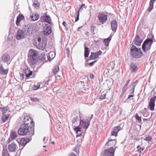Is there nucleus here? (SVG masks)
Wrapping results in <instances>:
<instances>
[{
	"mask_svg": "<svg viewBox=\"0 0 156 156\" xmlns=\"http://www.w3.org/2000/svg\"><path fill=\"white\" fill-rule=\"evenodd\" d=\"M38 56L37 51L34 50H30L29 52L27 59L30 65L35 64L37 61Z\"/></svg>",
	"mask_w": 156,
	"mask_h": 156,
	"instance_id": "2",
	"label": "nucleus"
},
{
	"mask_svg": "<svg viewBox=\"0 0 156 156\" xmlns=\"http://www.w3.org/2000/svg\"><path fill=\"white\" fill-rule=\"evenodd\" d=\"M153 43L152 39L150 38L146 39L143 42L142 49L144 52L149 51Z\"/></svg>",
	"mask_w": 156,
	"mask_h": 156,
	"instance_id": "4",
	"label": "nucleus"
},
{
	"mask_svg": "<svg viewBox=\"0 0 156 156\" xmlns=\"http://www.w3.org/2000/svg\"><path fill=\"white\" fill-rule=\"evenodd\" d=\"M156 99V94H154L153 97L150 99V101L149 102L148 108L151 111H153L154 110L155 106V102Z\"/></svg>",
	"mask_w": 156,
	"mask_h": 156,
	"instance_id": "7",
	"label": "nucleus"
},
{
	"mask_svg": "<svg viewBox=\"0 0 156 156\" xmlns=\"http://www.w3.org/2000/svg\"><path fill=\"white\" fill-rule=\"evenodd\" d=\"M98 20L102 24H104L107 20V16L103 13H99L98 15Z\"/></svg>",
	"mask_w": 156,
	"mask_h": 156,
	"instance_id": "11",
	"label": "nucleus"
},
{
	"mask_svg": "<svg viewBox=\"0 0 156 156\" xmlns=\"http://www.w3.org/2000/svg\"><path fill=\"white\" fill-rule=\"evenodd\" d=\"M122 129V128L119 125L115 127L112 131V135L113 136H115V137L117 136V133Z\"/></svg>",
	"mask_w": 156,
	"mask_h": 156,
	"instance_id": "16",
	"label": "nucleus"
},
{
	"mask_svg": "<svg viewBox=\"0 0 156 156\" xmlns=\"http://www.w3.org/2000/svg\"><path fill=\"white\" fill-rule=\"evenodd\" d=\"M94 76V75L93 74H91L90 75V77L91 79H93Z\"/></svg>",
	"mask_w": 156,
	"mask_h": 156,
	"instance_id": "58",
	"label": "nucleus"
},
{
	"mask_svg": "<svg viewBox=\"0 0 156 156\" xmlns=\"http://www.w3.org/2000/svg\"><path fill=\"white\" fill-rule=\"evenodd\" d=\"M134 96V94H132L131 95H129L128 96V98H127V100H128L130 98L133 97Z\"/></svg>",
	"mask_w": 156,
	"mask_h": 156,
	"instance_id": "53",
	"label": "nucleus"
},
{
	"mask_svg": "<svg viewBox=\"0 0 156 156\" xmlns=\"http://www.w3.org/2000/svg\"><path fill=\"white\" fill-rule=\"evenodd\" d=\"M31 101L34 102H36L38 101V99L36 98H30Z\"/></svg>",
	"mask_w": 156,
	"mask_h": 156,
	"instance_id": "48",
	"label": "nucleus"
},
{
	"mask_svg": "<svg viewBox=\"0 0 156 156\" xmlns=\"http://www.w3.org/2000/svg\"><path fill=\"white\" fill-rule=\"evenodd\" d=\"M93 116V115H91V116L90 118V120L89 121V122L90 121V120H91V119H92Z\"/></svg>",
	"mask_w": 156,
	"mask_h": 156,
	"instance_id": "64",
	"label": "nucleus"
},
{
	"mask_svg": "<svg viewBox=\"0 0 156 156\" xmlns=\"http://www.w3.org/2000/svg\"><path fill=\"white\" fill-rule=\"evenodd\" d=\"M80 146L79 145H77L74 149V151L76 152L77 154L79 153V149Z\"/></svg>",
	"mask_w": 156,
	"mask_h": 156,
	"instance_id": "42",
	"label": "nucleus"
},
{
	"mask_svg": "<svg viewBox=\"0 0 156 156\" xmlns=\"http://www.w3.org/2000/svg\"><path fill=\"white\" fill-rule=\"evenodd\" d=\"M89 53V51L88 48L86 47H85L84 55L85 58L88 57Z\"/></svg>",
	"mask_w": 156,
	"mask_h": 156,
	"instance_id": "34",
	"label": "nucleus"
},
{
	"mask_svg": "<svg viewBox=\"0 0 156 156\" xmlns=\"http://www.w3.org/2000/svg\"><path fill=\"white\" fill-rule=\"evenodd\" d=\"M138 82V81L137 80H136L134 82L131 86V88L135 89V86H136Z\"/></svg>",
	"mask_w": 156,
	"mask_h": 156,
	"instance_id": "45",
	"label": "nucleus"
},
{
	"mask_svg": "<svg viewBox=\"0 0 156 156\" xmlns=\"http://www.w3.org/2000/svg\"><path fill=\"white\" fill-rule=\"evenodd\" d=\"M27 36L25 33L21 30H19L17 32L16 38L17 40H20L24 38Z\"/></svg>",
	"mask_w": 156,
	"mask_h": 156,
	"instance_id": "12",
	"label": "nucleus"
},
{
	"mask_svg": "<svg viewBox=\"0 0 156 156\" xmlns=\"http://www.w3.org/2000/svg\"><path fill=\"white\" fill-rule=\"evenodd\" d=\"M97 62V60H95L94 62H92L89 64V65H90V66H92L96 62Z\"/></svg>",
	"mask_w": 156,
	"mask_h": 156,
	"instance_id": "51",
	"label": "nucleus"
},
{
	"mask_svg": "<svg viewBox=\"0 0 156 156\" xmlns=\"http://www.w3.org/2000/svg\"><path fill=\"white\" fill-rule=\"evenodd\" d=\"M82 27H83V26H81V27H78L77 29V31H80V29H81Z\"/></svg>",
	"mask_w": 156,
	"mask_h": 156,
	"instance_id": "63",
	"label": "nucleus"
},
{
	"mask_svg": "<svg viewBox=\"0 0 156 156\" xmlns=\"http://www.w3.org/2000/svg\"><path fill=\"white\" fill-rule=\"evenodd\" d=\"M8 149L10 152H15L18 149V147L16 145L13 143L9 145Z\"/></svg>",
	"mask_w": 156,
	"mask_h": 156,
	"instance_id": "15",
	"label": "nucleus"
},
{
	"mask_svg": "<svg viewBox=\"0 0 156 156\" xmlns=\"http://www.w3.org/2000/svg\"><path fill=\"white\" fill-rule=\"evenodd\" d=\"M156 0H151L149 3V7L148 9L149 12H151V11L153 9V4L154 2Z\"/></svg>",
	"mask_w": 156,
	"mask_h": 156,
	"instance_id": "32",
	"label": "nucleus"
},
{
	"mask_svg": "<svg viewBox=\"0 0 156 156\" xmlns=\"http://www.w3.org/2000/svg\"><path fill=\"white\" fill-rule=\"evenodd\" d=\"M9 154L8 152L6 151H5L3 150V152L2 153V156H9Z\"/></svg>",
	"mask_w": 156,
	"mask_h": 156,
	"instance_id": "46",
	"label": "nucleus"
},
{
	"mask_svg": "<svg viewBox=\"0 0 156 156\" xmlns=\"http://www.w3.org/2000/svg\"><path fill=\"white\" fill-rule=\"evenodd\" d=\"M137 151L139 152H141L142 151V150L141 149V147H140V148H139L138 150H137Z\"/></svg>",
	"mask_w": 156,
	"mask_h": 156,
	"instance_id": "62",
	"label": "nucleus"
},
{
	"mask_svg": "<svg viewBox=\"0 0 156 156\" xmlns=\"http://www.w3.org/2000/svg\"><path fill=\"white\" fill-rule=\"evenodd\" d=\"M47 12L45 13V16H42L41 18V20L44 22H46L49 24H50L51 26H54V23H52L51 20V18L49 16L47 15Z\"/></svg>",
	"mask_w": 156,
	"mask_h": 156,
	"instance_id": "8",
	"label": "nucleus"
},
{
	"mask_svg": "<svg viewBox=\"0 0 156 156\" xmlns=\"http://www.w3.org/2000/svg\"><path fill=\"white\" fill-rule=\"evenodd\" d=\"M130 79H129L127 81H126V84H125V86L127 87V86L128 85V84H129L130 81Z\"/></svg>",
	"mask_w": 156,
	"mask_h": 156,
	"instance_id": "54",
	"label": "nucleus"
},
{
	"mask_svg": "<svg viewBox=\"0 0 156 156\" xmlns=\"http://www.w3.org/2000/svg\"><path fill=\"white\" fill-rule=\"evenodd\" d=\"M25 141L27 142V144L30 141V139L29 138H25Z\"/></svg>",
	"mask_w": 156,
	"mask_h": 156,
	"instance_id": "60",
	"label": "nucleus"
},
{
	"mask_svg": "<svg viewBox=\"0 0 156 156\" xmlns=\"http://www.w3.org/2000/svg\"><path fill=\"white\" fill-rule=\"evenodd\" d=\"M130 55L133 58H139L143 55V53L140 48H137L133 45L130 48Z\"/></svg>",
	"mask_w": 156,
	"mask_h": 156,
	"instance_id": "3",
	"label": "nucleus"
},
{
	"mask_svg": "<svg viewBox=\"0 0 156 156\" xmlns=\"http://www.w3.org/2000/svg\"><path fill=\"white\" fill-rule=\"evenodd\" d=\"M23 73L26 76L25 80H27L28 79L30 76L32 75L33 72L32 71L30 70L29 69L27 68L23 70Z\"/></svg>",
	"mask_w": 156,
	"mask_h": 156,
	"instance_id": "18",
	"label": "nucleus"
},
{
	"mask_svg": "<svg viewBox=\"0 0 156 156\" xmlns=\"http://www.w3.org/2000/svg\"><path fill=\"white\" fill-rule=\"evenodd\" d=\"M51 26L47 24H45L44 26V30L43 33L45 35L48 36L52 32V30Z\"/></svg>",
	"mask_w": 156,
	"mask_h": 156,
	"instance_id": "9",
	"label": "nucleus"
},
{
	"mask_svg": "<svg viewBox=\"0 0 156 156\" xmlns=\"http://www.w3.org/2000/svg\"><path fill=\"white\" fill-rule=\"evenodd\" d=\"M8 69H4L2 64L0 63V74L2 75H5L8 73Z\"/></svg>",
	"mask_w": 156,
	"mask_h": 156,
	"instance_id": "23",
	"label": "nucleus"
},
{
	"mask_svg": "<svg viewBox=\"0 0 156 156\" xmlns=\"http://www.w3.org/2000/svg\"><path fill=\"white\" fill-rule=\"evenodd\" d=\"M9 114H2V122H5L9 119Z\"/></svg>",
	"mask_w": 156,
	"mask_h": 156,
	"instance_id": "30",
	"label": "nucleus"
},
{
	"mask_svg": "<svg viewBox=\"0 0 156 156\" xmlns=\"http://www.w3.org/2000/svg\"><path fill=\"white\" fill-rule=\"evenodd\" d=\"M20 76L21 77H22V79H24V76H25V74H24L23 73H20Z\"/></svg>",
	"mask_w": 156,
	"mask_h": 156,
	"instance_id": "56",
	"label": "nucleus"
},
{
	"mask_svg": "<svg viewBox=\"0 0 156 156\" xmlns=\"http://www.w3.org/2000/svg\"><path fill=\"white\" fill-rule=\"evenodd\" d=\"M62 24L64 27H66V24L65 22L64 21L62 23Z\"/></svg>",
	"mask_w": 156,
	"mask_h": 156,
	"instance_id": "61",
	"label": "nucleus"
},
{
	"mask_svg": "<svg viewBox=\"0 0 156 156\" xmlns=\"http://www.w3.org/2000/svg\"><path fill=\"white\" fill-rule=\"evenodd\" d=\"M69 156H77L76 155L73 153H71L69 154Z\"/></svg>",
	"mask_w": 156,
	"mask_h": 156,
	"instance_id": "57",
	"label": "nucleus"
},
{
	"mask_svg": "<svg viewBox=\"0 0 156 156\" xmlns=\"http://www.w3.org/2000/svg\"><path fill=\"white\" fill-rule=\"evenodd\" d=\"M111 26L112 31L115 32L117 27V22L116 21L112 20L111 22Z\"/></svg>",
	"mask_w": 156,
	"mask_h": 156,
	"instance_id": "22",
	"label": "nucleus"
},
{
	"mask_svg": "<svg viewBox=\"0 0 156 156\" xmlns=\"http://www.w3.org/2000/svg\"><path fill=\"white\" fill-rule=\"evenodd\" d=\"M40 87V85H34L32 88L34 90H37L39 89Z\"/></svg>",
	"mask_w": 156,
	"mask_h": 156,
	"instance_id": "47",
	"label": "nucleus"
},
{
	"mask_svg": "<svg viewBox=\"0 0 156 156\" xmlns=\"http://www.w3.org/2000/svg\"><path fill=\"white\" fill-rule=\"evenodd\" d=\"M152 139V138L151 136H148L144 139V140L147 141L148 142H149L151 141Z\"/></svg>",
	"mask_w": 156,
	"mask_h": 156,
	"instance_id": "43",
	"label": "nucleus"
},
{
	"mask_svg": "<svg viewBox=\"0 0 156 156\" xmlns=\"http://www.w3.org/2000/svg\"><path fill=\"white\" fill-rule=\"evenodd\" d=\"M136 119L139 122H140L141 121V117H139L138 115V114L136 113L135 115Z\"/></svg>",
	"mask_w": 156,
	"mask_h": 156,
	"instance_id": "40",
	"label": "nucleus"
},
{
	"mask_svg": "<svg viewBox=\"0 0 156 156\" xmlns=\"http://www.w3.org/2000/svg\"><path fill=\"white\" fill-rule=\"evenodd\" d=\"M30 117L28 116H26L24 118V124L23 125L28 126V122L29 121L30 123V124H32L31 122H34L32 121L31 119L30 120Z\"/></svg>",
	"mask_w": 156,
	"mask_h": 156,
	"instance_id": "26",
	"label": "nucleus"
},
{
	"mask_svg": "<svg viewBox=\"0 0 156 156\" xmlns=\"http://www.w3.org/2000/svg\"><path fill=\"white\" fill-rule=\"evenodd\" d=\"M2 60L4 62H8L9 60L10 57L8 53H5L1 57Z\"/></svg>",
	"mask_w": 156,
	"mask_h": 156,
	"instance_id": "24",
	"label": "nucleus"
},
{
	"mask_svg": "<svg viewBox=\"0 0 156 156\" xmlns=\"http://www.w3.org/2000/svg\"><path fill=\"white\" fill-rule=\"evenodd\" d=\"M24 16L23 15L20 14L17 18L16 20V24L17 26H18L20 24V22L21 20L24 19Z\"/></svg>",
	"mask_w": 156,
	"mask_h": 156,
	"instance_id": "25",
	"label": "nucleus"
},
{
	"mask_svg": "<svg viewBox=\"0 0 156 156\" xmlns=\"http://www.w3.org/2000/svg\"><path fill=\"white\" fill-rule=\"evenodd\" d=\"M79 119V118L78 115L73 117L72 121V125L74 126H75L77 125V121Z\"/></svg>",
	"mask_w": 156,
	"mask_h": 156,
	"instance_id": "27",
	"label": "nucleus"
},
{
	"mask_svg": "<svg viewBox=\"0 0 156 156\" xmlns=\"http://www.w3.org/2000/svg\"><path fill=\"white\" fill-rule=\"evenodd\" d=\"M143 40L140 39L138 35H136L135 38L134 43L135 44L138 46H140Z\"/></svg>",
	"mask_w": 156,
	"mask_h": 156,
	"instance_id": "20",
	"label": "nucleus"
},
{
	"mask_svg": "<svg viewBox=\"0 0 156 156\" xmlns=\"http://www.w3.org/2000/svg\"><path fill=\"white\" fill-rule=\"evenodd\" d=\"M130 93L131 94H134L133 93L134 92V88H131L129 90Z\"/></svg>",
	"mask_w": 156,
	"mask_h": 156,
	"instance_id": "50",
	"label": "nucleus"
},
{
	"mask_svg": "<svg viewBox=\"0 0 156 156\" xmlns=\"http://www.w3.org/2000/svg\"><path fill=\"white\" fill-rule=\"evenodd\" d=\"M17 136V134L15 131L12 130L10 134V136L8 139V142H10L13 140L15 139Z\"/></svg>",
	"mask_w": 156,
	"mask_h": 156,
	"instance_id": "19",
	"label": "nucleus"
},
{
	"mask_svg": "<svg viewBox=\"0 0 156 156\" xmlns=\"http://www.w3.org/2000/svg\"><path fill=\"white\" fill-rule=\"evenodd\" d=\"M90 124L89 122H85L80 119V126L83 128H85L86 129H87L90 125Z\"/></svg>",
	"mask_w": 156,
	"mask_h": 156,
	"instance_id": "21",
	"label": "nucleus"
},
{
	"mask_svg": "<svg viewBox=\"0 0 156 156\" xmlns=\"http://www.w3.org/2000/svg\"><path fill=\"white\" fill-rule=\"evenodd\" d=\"M39 18L38 14L37 13H35L34 15L33 14L30 16V18L33 21L37 20Z\"/></svg>",
	"mask_w": 156,
	"mask_h": 156,
	"instance_id": "29",
	"label": "nucleus"
},
{
	"mask_svg": "<svg viewBox=\"0 0 156 156\" xmlns=\"http://www.w3.org/2000/svg\"><path fill=\"white\" fill-rule=\"evenodd\" d=\"M127 87L124 86L123 87V88H122V92H125L127 90Z\"/></svg>",
	"mask_w": 156,
	"mask_h": 156,
	"instance_id": "49",
	"label": "nucleus"
},
{
	"mask_svg": "<svg viewBox=\"0 0 156 156\" xmlns=\"http://www.w3.org/2000/svg\"><path fill=\"white\" fill-rule=\"evenodd\" d=\"M0 109L2 112V114H5V113L8 110V106H7L4 108L0 107Z\"/></svg>",
	"mask_w": 156,
	"mask_h": 156,
	"instance_id": "35",
	"label": "nucleus"
},
{
	"mask_svg": "<svg viewBox=\"0 0 156 156\" xmlns=\"http://www.w3.org/2000/svg\"><path fill=\"white\" fill-rule=\"evenodd\" d=\"M59 70V68L58 66H54L53 69L52 70L53 72L55 74H56Z\"/></svg>",
	"mask_w": 156,
	"mask_h": 156,
	"instance_id": "36",
	"label": "nucleus"
},
{
	"mask_svg": "<svg viewBox=\"0 0 156 156\" xmlns=\"http://www.w3.org/2000/svg\"><path fill=\"white\" fill-rule=\"evenodd\" d=\"M87 8V6L85 5V4H82L80 6V7L79 8L78 11L76 13H75V14L76 15V17L75 16V18L76 19V20H75V22H77L79 20V12H81L82 10H83V9H86Z\"/></svg>",
	"mask_w": 156,
	"mask_h": 156,
	"instance_id": "14",
	"label": "nucleus"
},
{
	"mask_svg": "<svg viewBox=\"0 0 156 156\" xmlns=\"http://www.w3.org/2000/svg\"><path fill=\"white\" fill-rule=\"evenodd\" d=\"M55 55V53L53 51L50 52L48 55L47 56V57L48 60L50 61L53 59Z\"/></svg>",
	"mask_w": 156,
	"mask_h": 156,
	"instance_id": "31",
	"label": "nucleus"
},
{
	"mask_svg": "<svg viewBox=\"0 0 156 156\" xmlns=\"http://www.w3.org/2000/svg\"><path fill=\"white\" fill-rule=\"evenodd\" d=\"M33 4L36 8H38L40 6V4L38 2L37 0H34Z\"/></svg>",
	"mask_w": 156,
	"mask_h": 156,
	"instance_id": "39",
	"label": "nucleus"
},
{
	"mask_svg": "<svg viewBox=\"0 0 156 156\" xmlns=\"http://www.w3.org/2000/svg\"><path fill=\"white\" fill-rule=\"evenodd\" d=\"M148 115V114L146 112L144 113L143 114V115L145 117H147Z\"/></svg>",
	"mask_w": 156,
	"mask_h": 156,
	"instance_id": "55",
	"label": "nucleus"
},
{
	"mask_svg": "<svg viewBox=\"0 0 156 156\" xmlns=\"http://www.w3.org/2000/svg\"><path fill=\"white\" fill-rule=\"evenodd\" d=\"M74 130L77 133L79 132H80L81 131V128L80 127H79V126H77L75 128H74Z\"/></svg>",
	"mask_w": 156,
	"mask_h": 156,
	"instance_id": "41",
	"label": "nucleus"
},
{
	"mask_svg": "<svg viewBox=\"0 0 156 156\" xmlns=\"http://www.w3.org/2000/svg\"><path fill=\"white\" fill-rule=\"evenodd\" d=\"M34 45L38 49L43 50L46 46L47 43L44 40H41V38L39 37L37 39V41L34 42Z\"/></svg>",
	"mask_w": 156,
	"mask_h": 156,
	"instance_id": "5",
	"label": "nucleus"
},
{
	"mask_svg": "<svg viewBox=\"0 0 156 156\" xmlns=\"http://www.w3.org/2000/svg\"><path fill=\"white\" fill-rule=\"evenodd\" d=\"M32 124L29 126L22 125L18 131V134L20 135L32 136L34 133V122H31Z\"/></svg>",
	"mask_w": 156,
	"mask_h": 156,
	"instance_id": "1",
	"label": "nucleus"
},
{
	"mask_svg": "<svg viewBox=\"0 0 156 156\" xmlns=\"http://www.w3.org/2000/svg\"><path fill=\"white\" fill-rule=\"evenodd\" d=\"M129 69L132 73H136L138 70L136 64L133 62L131 63L129 66Z\"/></svg>",
	"mask_w": 156,
	"mask_h": 156,
	"instance_id": "13",
	"label": "nucleus"
},
{
	"mask_svg": "<svg viewBox=\"0 0 156 156\" xmlns=\"http://www.w3.org/2000/svg\"><path fill=\"white\" fill-rule=\"evenodd\" d=\"M91 32L93 34H95L94 31L96 30V27L93 24L90 27Z\"/></svg>",
	"mask_w": 156,
	"mask_h": 156,
	"instance_id": "38",
	"label": "nucleus"
},
{
	"mask_svg": "<svg viewBox=\"0 0 156 156\" xmlns=\"http://www.w3.org/2000/svg\"><path fill=\"white\" fill-rule=\"evenodd\" d=\"M22 146H25L27 144V142L25 141V138H22L20 140V144Z\"/></svg>",
	"mask_w": 156,
	"mask_h": 156,
	"instance_id": "37",
	"label": "nucleus"
},
{
	"mask_svg": "<svg viewBox=\"0 0 156 156\" xmlns=\"http://www.w3.org/2000/svg\"><path fill=\"white\" fill-rule=\"evenodd\" d=\"M106 95V94H101L99 97V98L100 99L103 100L105 98V96Z\"/></svg>",
	"mask_w": 156,
	"mask_h": 156,
	"instance_id": "44",
	"label": "nucleus"
},
{
	"mask_svg": "<svg viewBox=\"0 0 156 156\" xmlns=\"http://www.w3.org/2000/svg\"><path fill=\"white\" fill-rule=\"evenodd\" d=\"M112 37H110V36L108 38L105 39L103 41V42L105 43V44L107 46H108L109 42L110 41Z\"/></svg>",
	"mask_w": 156,
	"mask_h": 156,
	"instance_id": "33",
	"label": "nucleus"
},
{
	"mask_svg": "<svg viewBox=\"0 0 156 156\" xmlns=\"http://www.w3.org/2000/svg\"><path fill=\"white\" fill-rule=\"evenodd\" d=\"M125 92H122L121 93V94L120 95V97L121 98H122L123 97V96L124 94H125Z\"/></svg>",
	"mask_w": 156,
	"mask_h": 156,
	"instance_id": "59",
	"label": "nucleus"
},
{
	"mask_svg": "<svg viewBox=\"0 0 156 156\" xmlns=\"http://www.w3.org/2000/svg\"><path fill=\"white\" fill-rule=\"evenodd\" d=\"M116 143V141L115 139H109L106 143V145L107 146H111L115 144Z\"/></svg>",
	"mask_w": 156,
	"mask_h": 156,
	"instance_id": "28",
	"label": "nucleus"
},
{
	"mask_svg": "<svg viewBox=\"0 0 156 156\" xmlns=\"http://www.w3.org/2000/svg\"><path fill=\"white\" fill-rule=\"evenodd\" d=\"M115 150L113 147L110 148L105 149L103 154V156H114Z\"/></svg>",
	"mask_w": 156,
	"mask_h": 156,
	"instance_id": "10",
	"label": "nucleus"
},
{
	"mask_svg": "<svg viewBox=\"0 0 156 156\" xmlns=\"http://www.w3.org/2000/svg\"><path fill=\"white\" fill-rule=\"evenodd\" d=\"M45 59V55H42L41 58V59L42 61H44Z\"/></svg>",
	"mask_w": 156,
	"mask_h": 156,
	"instance_id": "52",
	"label": "nucleus"
},
{
	"mask_svg": "<svg viewBox=\"0 0 156 156\" xmlns=\"http://www.w3.org/2000/svg\"><path fill=\"white\" fill-rule=\"evenodd\" d=\"M102 53L101 51L95 52H91V55L90 56V59L94 60L98 58L99 55H100Z\"/></svg>",
	"mask_w": 156,
	"mask_h": 156,
	"instance_id": "17",
	"label": "nucleus"
},
{
	"mask_svg": "<svg viewBox=\"0 0 156 156\" xmlns=\"http://www.w3.org/2000/svg\"><path fill=\"white\" fill-rule=\"evenodd\" d=\"M33 27L31 24H28L24 26L22 30L27 36L30 35L32 33Z\"/></svg>",
	"mask_w": 156,
	"mask_h": 156,
	"instance_id": "6",
	"label": "nucleus"
}]
</instances>
